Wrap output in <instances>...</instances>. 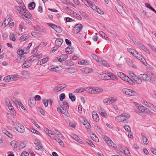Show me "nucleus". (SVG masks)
Masks as SVG:
<instances>
[{
	"instance_id": "2f4dec72",
	"label": "nucleus",
	"mask_w": 156,
	"mask_h": 156,
	"mask_svg": "<svg viewBox=\"0 0 156 156\" xmlns=\"http://www.w3.org/2000/svg\"><path fill=\"white\" fill-rule=\"evenodd\" d=\"M47 24L48 25L50 26L51 28L54 29L55 30L57 31L58 28L56 25L49 23H47Z\"/></svg>"
},
{
	"instance_id": "6ab92c4d",
	"label": "nucleus",
	"mask_w": 156,
	"mask_h": 156,
	"mask_svg": "<svg viewBox=\"0 0 156 156\" xmlns=\"http://www.w3.org/2000/svg\"><path fill=\"white\" fill-rule=\"evenodd\" d=\"M11 21V19L9 17H6L5 21L2 24V26L4 27H5L6 26L8 25Z\"/></svg>"
},
{
	"instance_id": "3c124183",
	"label": "nucleus",
	"mask_w": 156,
	"mask_h": 156,
	"mask_svg": "<svg viewBox=\"0 0 156 156\" xmlns=\"http://www.w3.org/2000/svg\"><path fill=\"white\" fill-rule=\"evenodd\" d=\"M9 38L10 39L12 40V41H15L16 40V38L15 36L13 34H11L9 35Z\"/></svg>"
},
{
	"instance_id": "864d4df0",
	"label": "nucleus",
	"mask_w": 156,
	"mask_h": 156,
	"mask_svg": "<svg viewBox=\"0 0 156 156\" xmlns=\"http://www.w3.org/2000/svg\"><path fill=\"white\" fill-rule=\"evenodd\" d=\"M59 47L57 45H55V46L53 47L51 49V51L53 53L54 52L56 51L57 50L58 48Z\"/></svg>"
},
{
	"instance_id": "c85d7f7f",
	"label": "nucleus",
	"mask_w": 156,
	"mask_h": 156,
	"mask_svg": "<svg viewBox=\"0 0 156 156\" xmlns=\"http://www.w3.org/2000/svg\"><path fill=\"white\" fill-rule=\"evenodd\" d=\"M29 37V36L28 34H25L22 36L20 38L21 41H24L26 40Z\"/></svg>"
},
{
	"instance_id": "dca6fc26",
	"label": "nucleus",
	"mask_w": 156,
	"mask_h": 156,
	"mask_svg": "<svg viewBox=\"0 0 156 156\" xmlns=\"http://www.w3.org/2000/svg\"><path fill=\"white\" fill-rule=\"evenodd\" d=\"M98 77L102 80H109V77H108V73L100 74L98 76Z\"/></svg>"
},
{
	"instance_id": "f3484780",
	"label": "nucleus",
	"mask_w": 156,
	"mask_h": 156,
	"mask_svg": "<svg viewBox=\"0 0 156 156\" xmlns=\"http://www.w3.org/2000/svg\"><path fill=\"white\" fill-rule=\"evenodd\" d=\"M92 114L93 120L96 122L98 121L99 119L98 114L95 112L94 111L92 112Z\"/></svg>"
},
{
	"instance_id": "a18cd8bd",
	"label": "nucleus",
	"mask_w": 156,
	"mask_h": 156,
	"mask_svg": "<svg viewBox=\"0 0 156 156\" xmlns=\"http://www.w3.org/2000/svg\"><path fill=\"white\" fill-rule=\"evenodd\" d=\"M42 55L41 54H40L38 55H36L34 56L33 57L34 58L32 60V61H33L34 60L36 59H41L42 57Z\"/></svg>"
},
{
	"instance_id": "774afa93",
	"label": "nucleus",
	"mask_w": 156,
	"mask_h": 156,
	"mask_svg": "<svg viewBox=\"0 0 156 156\" xmlns=\"http://www.w3.org/2000/svg\"><path fill=\"white\" fill-rule=\"evenodd\" d=\"M29 154L26 151L23 152L21 154V156H28Z\"/></svg>"
},
{
	"instance_id": "72a5a7b5",
	"label": "nucleus",
	"mask_w": 156,
	"mask_h": 156,
	"mask_svg": "<svg viewBox=\"0 0 156 156\" xmlns=\"http://www.w3.org/2000/svg\"><path fill=\"white\" fill-rule=\"evenodd\" d=\"M11 146L14 148H16L18 146V143L16 140H13L11 142Z\"/></svg>"
},
{
	"instance_id": "b1692460",
	"label": "nucleus",
	"mask_w": 156,
	"mask_h": 156,
	"mask_svg": "<svg viewBox=\"0 0 156 156\" xmlns=\"http://www.w3.org/2000/svg\"><path fill=\"white\" fill-rule=\"evenodd\" d=\"M108 77H109V80H117L116 76L113 74L111 73H108Z\"/></svg>"
},
{
	"instance_id": "2eb2a0df",
	"label": "nucleus",
	"mask_w": 156,
	"mask_h": 156,
	"mask_svg": "<svg viewBox=\"0 0 156 156\" xmlns=\"http://www.w3.org/2000/svg\"><path fill=\"white\" fill-rule=\"evenodd\" d=\"M139 77L142 80L148 81L149 80V77L146 74H141L139 76Z\"/></svg>"
},
{
	"instance_id": "c9c22d12",
	"label": "nucleus",
	"mask_w": 156,
	"mask_h": 156,
	"mask_svg": "<svg viewBox=\"0 0 156 156\" xmlns=\"http://www.w3.org/2000/svg\"><path fill=\"white\" fill-rule=\"evenodd\" d=\"M71 137L79 143H80L81 142V140L79 138V137L76 135L73 134L71 135Z\"/></svg>"
},
{
	"instance_id": "8fccbe9b",
	"label": "nucleus",
	"mask_w": 156,
	"mask_h": 156,
	"mask_svg": "<svg viewBox=\"0 0 156 156\" xmlns=\"http://www.w3.org/2000/svg\"><path fill=\"white\" fill-rule=\"evenodd\" d=\"M117 74L118 76L122 79L123 78V77L125 76V74L122 72H118Z\"/></svg>"
},
{
	"instance_id": "5fc2aeb1",
	"label": "nucleus",
	"mask_w": 156,
	"mask_h": 156,
	"mask_svg": "<svg viewBox=\"0 0 156 156\" xmlns=\"http://www.w3.org/2000/svg\"><path fill=\"white\" fill-rule=\"evenodd\" d=\"M61 58L63 59V61L66 60L68 57V55L67 54H63L62 55H60Z\"/></svg>"
},
{
	"instance_id": "ddd939ff",
	"label": "nucleus",
	"mask_w": 156,
	"mask_h": 156,
	"mask_svg": "<svg viewBox=\"0 0 156 156\" xmlns=\"http://www.w3.org/2000/svg\"><path fill=\"white\" fill-rule=\"evenodd\" d=\"M6 104L7 106L8 107L9 109L12 111V112H11L12 114H14V112L13 110H14V108L13 107L11 103L9 101V100H6L5 101Z\"/></svg>"
},
{
	"instance_id": "4be33fe9",
	"label": "nucleus",
	"mask_w": 156,
	"mask_h": 156,
	"mask_svg": "<svg viewBox=\"0 0 156 156\" xmlns=\"http://www.w3.org/2000/svg\"><path fill=\"white\" fill-rule=\"evenodd\" d=\"M82 72L84 73L87 74L92 71V70L90 68H85L81 69Z\"/></svg>"
},
{
	"instance_id": "9d476101",
	"label": "nucleus",
	"mask_w": 156,
	"mask_h": 156,
	"mask_svg": "<svg viewBox=\"0 0 156 156\" xmlns=\"http://www.w3.org/2000/svg\"><path fill=\"white\" fill-rule=\"evenodd\" d=\"M123 92L127 95L134 96L136 94V91L128 89H124L123 90Z\"/></svg>"
},
{
	"instance_id": "f8f14e48",
	"label": "nucleus",
	"mask_w": 156,
	"mask_h": 156,
	"mask_svg": "<svg viewBox=\"0 0 156 156\" xmlns=\"http://www.w3.org/2000/svg\"><path fill=\"white\" fill-rule=\"evenodd\" d=\"M34 144L35 145V148L36 150L42 151L43 150V148L42 147L41 144L36 141L34 142Z\"/></svg>"
},
{
	"instance_id": "bf43d9fd",
	"label": "nucleus",
	"mask_w": 156,
	"mask_h": 156,
	"mask_svg": "<svg viewBox=\"0 0 156 156\" xmlns=\"http://www.w3.org/2000/svg\"><path fill=\"white\" fill-rule=\"evenodd\" d=\"M20 105L19 106H20L21 108L25 111V112L27 113L28 112L27 110L26 109V108L24 106L23 104L21 103H20Z\"/></svg>"
},
{
	"instance_id": "bb28decb",
	"label": "nucleus",
	"mask_w": 156,
	"mask_h": 156,
	"mask_svg": "<svg viewBox=\"0 0 156 156\" xmlns=\"http://www.w3.org/2000/svg\"><path fill=\"white\" fill-rule=\"evenodd\" d=\"M128 36L130 39L134 43L135 45L137 44V43L138 42V41H137L136 39L134 37H133L132 35L130 34H129Z\"/></svg>"
},
{
	"instance_id": "7c9ffc66",
	"label": "nucleus",
	"mask_w": 156,
	"mask_h": 156,
	"mask_svg": "<svg viewBox=\"0 0 156 156\" xmlns=\"http://www.w3.org/2000/svg\"><path fill=\"white\" fill-rule=\"evenodd\" d=\"M32 44V43H30L28 44L27 47H25L23 48L24 51L26 54L29 53V51L30 48Z\"/></svg>"
},
{
	"instance_id": "a19ab883",
	"label": "nucleus",
	"mask_w": 156,
	"mask_h": 156,
	"mask_svg": "<svg viewBox=\"0 0 156 156\" xmlns=\"http://www.w3.org/2000/svg\"><path fill=\"white\" fill-rule=\"evenodd\" d=\"M22 75L26 78L28 79L30 77V73L27 71L24 72L22 73Z\"/></svg>"
},
{
	"instance_id": "393cba45",
	"label": "nucleus",
	"mask_w": 156,
	"mask_h": 156,
	"mask_svg": "<svg viewBox=\"0 0 156 156\" xmlns=\"http://www.w3.org/2000/svg\"><path fill=\"white\" fill-rule=\"evenodd\" d=\"M63 64L68 66H71L74 65V63L72 61L67 60L64 62Z\"/></svg>"
},
{
	"instance_id": "f704fd0d",
	"label": "nucleus",
	"mask_w": 156,
	"mask_h": 156,
	"mask_svg": "<svg viewBox=\"0 0 156 156\" xmlns=\"http://www.w3.org/2000/svg\"><path fill=\"white\" fill-rule=\"evenodd\" d=\"M31 65V64L30 62H25L23 64L22 67L23 68H27L30 66Z\"/></svg>"
},
{
	"instance_id": "13d9d810",
	"label": "nucleus",
	"mask_w": 156,
	"mask_h": 156,
	"mask_svg": "<svg viewBox=\"0 0 156 156\" xmlns=\"http://www.w3.org/2000/svg\"><path fill=\"white\" fill-rule=\"evenodd\" d=\"M85 122H84L85 127L89 129L90 127V125L89 123L87 121H85Z\"/></svg>"
},
{
	"instance_id": "9b49d317",
	"label": "nucleus",
	"mask_w": 156,
	"mask_h": 156,
	"mask_svg": "<svg viewBox=\"0 0 156 156\" xmlns=\"http://www.w3.org/2000/svg\"><path fill=\"white\" fill-rule=\"evenodd\" d=\"M66 86L65 85L58 84L53 89V91L56 93L60 91L63 89L65 88Z\"/></svg>"
},
{
	"instance_id": "4468645a",
	"label": "nucleus",
	"mask_w": 156,
	"mask_h": 156,
	"mask_svg": "<svg viewBox=\"0 0 156 156\" xmlns=\"http://www.w3.org/2000/svg\"><path fill=\"white\" fill-rule=\"evenodd\" d=\"M98 62L105 66L106 67H108L110 66L109 64L106 61L103 60L101 58H99L98 60Z\"/></svg>"
},
{
	"instance_id": "6e6552de",
	"label": "nucleus",
	"mask_w": 156,
	"mask_h": 156,
	"mask_svg": "<svg viewBox=\"0 0 156 156\" xmlns=\"http://www.w3.org/2000/svg\"><path fill=\"white\" fill-rule=\"evenodd\" d=\"M116 101V99L113 97H111L105 98L103 100V102L107 105H110L115 102Z\"/></svg>"
},
{
	"instance_id": "6e6d98bb",
	"label": "nucleus",
	"mask_w": 156,
	"mask_h": 156,
	"mask_svg": "<svg viewBox=\"0 0 156 156\" xmlns=\"http://www.w3.org/2000/svg\"><path fill=\"white\" fill-rule=\"evenodd\" d=\"M65 95L64 93H62L59 95L60 100L62 101L65 98Z\"/></svg>"
},
{
	"instance_id": "0eeeda50",
	"label": "nucleus",
	"mask_w": 156,
	"mask_h": 156,
	"mask_svg": "<svg viewBox=\"0 0 156 156\" xmlns=\"http://www.w3.org/2000/svg\"><path fill=\"white\" fill-rule=\"evenodd\" d=\"M22 15L23 16L22 18L24 20H27V19H31L32 18L31 14L26 9L24 11Z\"/></svg>"
},
{
	"instance_id": "37998d69",
	"label": "nucleus",
	"mask_w": 156,
	"mask_h": 156,
	"mask_svg": "<svg viewBox=\"0 0 156 156\" xmlns=\"http://www.w3.org/2000/svg\"><path fill=\"white\" fill-rule=\"evenodd\" d=\"M34 100L30 99L28 101L29 105L31 107H33L34 105Z\"/></svg>"
},
{
	"instance_id": "1a4fd4ad",
	"label": "nucleus",
	"mask_w": 156,
	"mask_h": 156,
	"mask_svg": "<svg viewBox=\"0 0 156 156\" xmlns=\"http://www.w3.org/2000/svg\"><path fill=\"white\" fill-rule=\"evenodd\" d=\"M16 125L15 127V129L17 131L21 133H23L24 132V127L23 125L18 123L16 124Z\"/></svg>"
},
{
	"instance_id": "052dcab7",
	"label": "nucleus",
	"mask_w": 156,
	"mask_h": 156,
	"mask_svg": "<svg viewBox=\"0 0 156 156\" xmlns=\"http://www.w3.org/2000/svg\"><path fill=\"white\" fill-rule=\"evenodd\" d=\"M126 62L127 64L130 66H133V63L132 62L131 60L130 59H127L126 60Z\"/></svg>"
},
{
	"instance_id": "58836bf2",
	"label": "nucleus",
	"mask_w": 156,
	"mask_h": 156,
	"mask_svg": "<svg viewBox=\"0 0 156 156\" xmlns=\"http://www.w3.org/2000/svg\"><path fill=\"white\" fill-rule=\"evenodd\" d=\"M35 6V4L34 2H31L30 4L28 5V7L29 9L32 10L34 9Z\"/></svg>"
},
{
	"instance_id": "49530a36",
	"label": "nucleus",
	"mask_w": 156,
	"mask_h": 156,
	"mask_svg": "<svg viewBox=\"0 0 156 156\" xmlns=\"http://www.w3.org/2000/svg\"><path fill=\"white\" fill-rule=\"evenodd\" d=\"M17 54L19 55H22L26 53L24 51V49L22 50L21 49H18L17 51Z\"/></svg>"
},
{
	"instance_id": "f257e3e1",
	"label": "nucleus",
	"mask_w": 156,
	"mask_h": 156,
	"mask_svg": "<svg viewBox=\"0 0 156 156\" xmlns=\"http://www.w3.org/2000/svg\"><path fill=\"white\" fill-rule=\"evenodd\" d=\"M127 51L136 58L140 60L145 66L147 65V63L143 56L140 54L138 52L133 48H127Z\"/></svg>"
},
{
	"instance_id": "7ed1b4c3",
	"label": "nucleus",
	"mask_w": 156,
	"mask_h": 156,
	"mask_svg": "<svg viewBox=\"0 0 156 156\" xmlns=\"http://www.w3.org/2000/svg\"><path fill=\"white\" fill-rule=\"evenodd\" d=\"M130 117L129 114L126 113H123L121 115L116 117L115 120L118 122H122L126 121Z\"/></svg>"
},
{
	"instance_id": "ea45409f",
	"label": "nucleus",
	"mask_w": 156,
	"mask_h": 156,
	"mask_svg": "<svg viewBox=\"0 0 156 156\" xmlns=\"http://www.w3.org/2000/svg\"><path fill=\"white\" fill-rule=\"evenodd\" d=\"M48 58H45L40 60V64H43L48 62Z\"/></svg>"
},
{
	"instance_id": "4c0bfd02",
	"label": "nucleus",
	"mask_w": 156,
	"mask_h": 156,
	"mask_svg": "<svg viewBox=\"0 0 156 156\" xmlns=\"http://www.w3.org/2000/svg\"><path fill=\"white\" fill-rule=\"evenodd\" d=\"M91 138L92 140L94 141L95 142H98L99 139L97 136L94 134H92L91 135Z\"/></svg>"
},
{
	"instance_id": "603ef678",
	"label": "nucleus",
	"mask_w": 156,
	"mask_h": 156,
	"mask_svg": "<svg viewBox=\"0 0 156 156\" xmlns=\"http://www.w3.org/2000/svg\"><path fill=\"white\" fill-rule=\"evenodd\" d=\"M86 141V143L88 144L90 146H91V147H95L94 145V144H93L91 141L88 140H87Z\"/></svg>"
},
{
	"instance_id": "cd10ccee",
	"label": "nucleus",
	"mask_w": 156,
	"mask_h": 156,
	"mask_svg": "<svg viewBox=\"0 0 156 156\" xmlns=\"http://www.w3.org/2000/svg\"><path fill=\"white\" fill-rule=\"evenodd\" d=\"M142 135V140L143 142L146 145L148 143V139L145 136H144L143 133L141 134Z\"/></svg>"
},
{
	"instance_id": "0e129e2a",
	"label": "nucleus",
	"mask_w": 156,
	"mask_h": 156,
	"mask_svg": "<svg viewBox=\"0 0 156 156\" xmlns=\"http://www.w3.org/2000/svg\"><path fill=\"white\" fill-rule=\"evenodd\" d=\"M95 127L96 128V129H97V130L98 131V132H99V133L101 135H102V131H101V130L100 128H99V127L97 126H95Z\"/></svg>"
},
{
	"instance_id": "c03bdc74",
	"label": "nucleus",
	"mask_w": 156,
	"mask_h": 156,
	"mask_svg": "<svg viewBox=\"0 0 156 156\" xmlns=\"http://www.w3.org/2000/svg\"><path fill=\"white\" fill-rule=\"evenodd\" d=\"M69 97L72 101H74L75 100L76 97L72 93H69Z\"/></svg>"
},
{
	"instance_id": "338daca9",
	"label": "nucleus",
	"mask_w": 156,
	"mask_h": 156,
	"mask_svg": "<svg viewBox=\"0 0 156 156\" xmlns=\"http://www.w3.org/2000/svg\"><path fill=\"white\" fill-rule=\"evenodd\" d=\"M95 11H97L98 13L101 15L103 14L104 13L103 12L101 11L98 7L97 9Z\"/></svg>"
},
{
	"instance_id": "4d7b16f0",
	"label": "nucleus",
	"mask_w": 156,
	"mask_h": 156,
	"mask_svg": "<svg viewBox=\"0 0 156 156\" xmlns=\"http://www.w3.org/2000/svg\"><path fill=\"white\" fill-rule=\"evenodd\" d=\"M124 128L125 130L128 131L129 132L130 131H131L130 128L129 126L125 125L124 126Z\"/></svg>"
},
{
	"instance_id": "20e7f679",
	"label": "nucleus",
	"mask_w": 156,
	"mask_h": 156,
	"mask_svg": "<svg viewBox=\"0 0 156 156\" xmlns=\"http://www.w3.org/2000/svg\"><path fill=\"white\" fill-rule=\"evenodd\" d=\"M17 77L16 75H11L7 76L4 77L3 80L6 82H9L13 81H16L17 80Z\"/></svg>"
},
{
	"instance_id": "09e8293b",
	"label": "nucleus",
	"mask_w": 156,
	"mask_h": 156,
	"mask_svg": "<svg viewBox=\"0 0 156 156\" xmlns=\"http://www.w3.org/2000/svg\"><path fill=\"white\" fill-rule=\"evenodd\" d=\"M84 90V89L83 88L81 87L80 88H78L74 90V92L75 93H78L79 92H83Z\"/></svg>"
},
{
	"instance_id": "69168bd1",
	"label": "nucleus",
	"mask_w": 156,
	"mask_h": 156,
	"mask_svg": "<svg viewBox=\"0 0 156 156\" xmlns=\"http://www.w3.org/2000/svg\"><path fill=\"white\" fill-rule=\"evenodd\" d=\"M87 63V62L85 60H82L79 61L78 62V64L80 65H86Z\"/></svg>"
},
{
	"instance_id": "39448f33",
	"label": "nucleus",
	"mask_w": 156,
	"mask_h": 156,
	"mask_svg": "<svg viewBox=\"0 0 156 156\" xmlns=\"http://www.w3.org/2000/svg\"><path fill=\"white\" fill-rule=\"evenodd\" d=\"M20 4V5L19 6H16L15 7V9L17 12H19V13L20 12L22 14L24 11H25L26 9V7L24 3H23Z\"/></svg>"
},
{
	"instance_id": "79ce46f5",
	"label": "nucleus",
	"mask_w": 156,
	"mask_h": 156,
	"mask_svg": "<svg viewBox=\"0 0 156 156\" xmlns=\"http://www.w3.org/2000/svg\"><path fill=\"white\" fill-rule=\"evenodd\" d=\"M99 111L103 117L105 118H106L107 117V115L106 113L103 110H102L101 109L99 110Z\"/></svg>"
},
{
	"instance_id": "e2e57ef3",
	"label": "nucleus",
	"mask_w": 156,
	"mask_h": 156,
	"mask_svg": "<svg viewBox=\"0 0 156 156\" xmlns=\"http://www.w3.org/2000/svg\"><path fill=\"white\" fill-rule=\"evenodd\" d=\"M63 106L65 107V109H68L69 108V105L68 103L66 101H64L63 103Z\"/></svg>"
},
{
	"instance_id": "412c9836",
	"label": "nucleus",
	"mask_w": 156,
	"mask_h": 156,
	"mask_svg": "<svg viewBox=\"0 0 156 156\" xmlns=\"http://www.w3.org/2000/svg\"><path fill=\"white\" fill-rule=\"evenodd\" d=\"M63 42V41L62 39L57 38L55 40V45L60 47L61 46Z\"/></svg>"
},
{
	"instance_id": "c756f323",
	"label": "nucleus",
	"mask_w": 156,
	"mask_h": 156,
	"mask_svg": "<svg viewBox=\"0 0 156 156\" xmlns=\"http://www.w3.org/2000/svg\"><path fill=\"white\" fill-rule=\"evenodd\" d=\"M138 108L139 110L141 111L142 112H147V110L146 107L141 105L138 106Z\"/></svg>"
},
{
	"instance_id": "473e14b6",
	"label": "nucleus",
	"mask_w": 156,
	"mask_h": 156,
	"mask_svg": "<svg viewBox=\"0 0 156 156\" xmlns=\"http://www.w3.org/2000/svg\"><path fill=\"white\" fill-rule=\"evenodd\" d=\"M2 132L5 134L6 135L9 137L12 138V134L9 133L7 130L5 129H4L2 130Z\"/></svg>"
},
{
	"instance_id": "de8ad7c7",
	"label": "nucleus",
	"mask_w": 156,
	"mask_h": 156,
	"mask_svg": "<svg viewBox=\"0 0 156 156\" xmlns=\"http://www.w3.org/2000/svg\"><path fill=\"white\" fill-rule=\"evenodd\" d=\"M67 109H62V112H61V113L67 116H69V113L68 111L67 110Z\"/></svg>"
},
{
	"instance_id": "aec40b11",
	"label": "nucleus",
	"mask_w": 156,
	"mask_h": 156,
	"mask_svg": "<svg viewBox=\"0 0 156 156\" xmlns=\"http://www.w3.org/2000/svg\"><path fill=\"white\" fill-rule=\"evenodd\" d=\"M65 71L69 73H75L77 72V70L73 68H68L66 69Z\"/></svg>"
},
{
	"instance_id": "a878e982",
	"label": "nucleus",
	"mask_w": 156,
	"mask_h": 156,
	"mask_svg": "<svg viewBox=\"0 0 156 156\" xmlns=\"http://www.w3.org/2000/svg\"><path fill=\"white\" fill-rule=\"evenodd\" d=\"M109 146L111 147L115 148L116 146L115 144L112 142V141L110 139L108 141H107L106 143Z\"/></svg>"
},
{
	"instance_id": "680f3d73",
	"label": "nucleus",
	"mask_w": 156,
	"mask_h": 156,
	"mask_svg": "<svg viewBox=\"0 0 156 156\" xmlns=\"http://www.w3.org/2000/svg\"><path fill=\"white\" fill-rule=\"evenodd\" d=\"M12 100L14 103L17 105V106H19L20 105V103H21V102H19L17 100L14 98H13Z\"/></svg>"
},
{
	"instance_id": "e433bc0d",
	"label": "nucleus",
	"mask_w": 156,
	"mask_h": 156,
	"mask_svg": "<svg viewBox=\"0 0 156 156\" xmlns=\"http://www.w3.org/2000/svg\"><path fill=\"white\" fill-rule=\"evenodd\" d=\"M73 49L70 48L69 47H67L65 49V51L68 54H71L73 52Z\"/></svg>"
},
{
	"instance_id": "a211bd4d",
	"label": "nucleus",
	"mask_w": 156,
	"mask_h": 156,
	"mask_svg": "<svg viewBox=\"0 0 156 156\" xmlns=\"http://www.w3.org/2000/svg\"><path fill=\"white\" fill-rule=\"evenodd\" d=\"M123 80H124L125 81H127L130 84H135V83L128 76H126L125 77H123V78L122 79Z\"/></svg>"
},
{
	"instance_id": "5701e85b",
	"label": "nucleus",
	"mask_w": 156,
	"mask_h": 156,
	"mask_svg": "<svg viewBox=\"0 0 156 156\" xmlns=\"http://www.w3.org/2000/svg\"><path fill=\"white\" fill-rule=\"evenodd\" d=\"M99 34L102 36V37L105 39L109 41H111V40L108 37L107 35L102 31H100L99 32Z\"/></svg>"
},
{
	"instance_id": "423d86ee",
	"label": "nucleus",
	"mask_w": 156,
	"mask_h": 156,
	"mask_svg": "<svg viewBox=\"0 0 156 156\" xmlns=\"http://www.w3.org/2000/svg\"><path fill=\"white\" fill-rule=\"evenodd\" d=\"M83 28V26L81 24H78L73 28V33L77 34L80 32Z\"/></svg>"
},
{
	"instance_id": "f03ea898",
	"label": "nucleus",
	"mask_w": 156,
	"mask_h": 156,
	"mask_svg": "<svg viewBox=\"0 0 156 156\" xmlns=\"http://www.w3.org/2000/svg\"><path fill=\"white\" fill-rule=\"evenodd\" d=\"M86 91L91 94H97L103 92L102 88L97 87H88L86 88Z\"/></svg>"
}]
</instances>
